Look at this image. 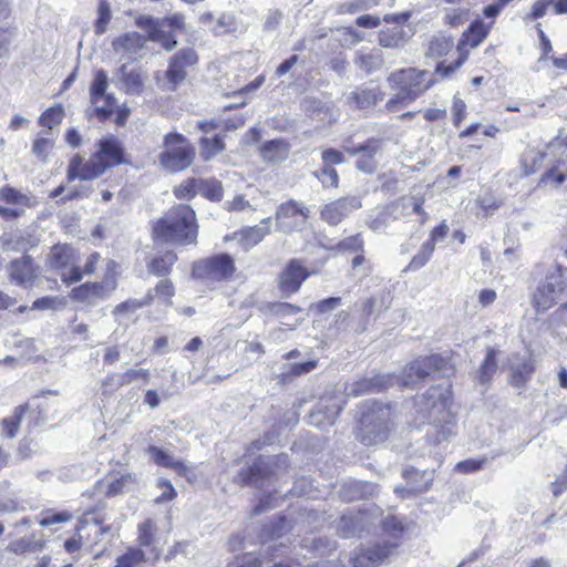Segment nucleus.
Segmentation results:
<instances>
[{
  "label": "nucleus",
  "mask_w": 567,
  "mask_h": 567,
  "mask_svg": "<svg viewBox=\"0 0 567 567\" xmlns=\"http://www.w3.org/2000/svg\"><path fill=\"white\" fill-rule=\"evenodd\" d=\"M146 39L138 32H127L116 38L112 45L115 52H126L128 54H136L144 48Z\"/></svg>",
  "instance_id": "nucleus-30"
},
{
  "label": "nucleus",
  "mask_w": 567,
  "mask_h": 567,
  "mask_svg": "<svg viewBox=\"0 0 567 567\" xmlns=\"http://www.w3.org/2000/svg\"><path fill=\"white\" fill-rule=\"evenodd\" d=\"M402 475L406 482V486L395 487L394 492L396 494H402V497L405 498V494H419L426 492L433 482L434 471H419L411 467L404 470Z\"/></svg>",
  "instance_id": "nucleus-20"
},
{
  "label": "nucleus",
  "mask_w": 567,
  "mask_h": 567,
  "mask_svg": "<svg viewBox=\"0 0 567 567\" xmlns=\"http://www.w3.org/2000/svg\"><path fill=\"white\" fill-rule=\"evenodd\" d=\"M361 206V199L357 196L341 197L323 205L320 217L330 226H337Z\"/></svg>",
  "instance_id": "nucleus-14"
},
{
  "label": "nucleus",
  "mask_w": 567,
  "mask_h": 567,
  "mask_svg": "<svg viewBox=\"0 0 567 567\" xmlns=\"http://www.w3.org/2000/svg\"><path fill=\"white\" fill-rule=\"evenodd\" d=\"M171 59L174 60V63H178L183 68L192 66L198 61L197 53L192 48H184L179 50Z\"/></svg>",
  "instance_id": "nucleus-57"
},
{
  "label": "nucleus",
  "mask_w": 567,
  "mask_h": 567,
  "mask_svg": "<svg viewBox=\"0 0 567 567\" xmlns=\"http://www.w3.org/2000/svg\"><path fill=\"white\" fill-rule=\"evenodd\" d=\"M383 99L384 92L380 87H368L364 85L358 86L348 96L349 104L359 110L369 109Z\"/></svg>",
  "instance_id": "nucleus-23"
},
{
  "label": "nucleus",
  "mask_w": 567,
  "mask_h": 567,
  "mask_svg": "<svg viewBox=\"0 0 567 567\" xmlns=\"http://www.w3.org/2000/svg\"><path fill=\"white\" fill-rule=\"evenodd\" d=\"M116 262L114 260H107L104 279L100 282H85L73 288L71 291V298L79 302H85L89 305H95L99 300L110 298L117 287L114 272Z\"/></svg>",
  "instance_id": "nucleus-9"
},
{
  "label": "nucleus",
  "mask_w": 567,
  "mask_h": 567,
  "mask_svg": "<svg viewBox=\"0 0 567 567\" xmlns=\"http://www.w3.org/2000/svg\"><path fill=\"white\" fill-rule=\"evenodd\" d=\"M291 519L280 516L262 526V535L269 538H280L286 533L296 530L295 523Z\"/></svg>",
  "instance_id": "nucleus-40"
},
{
  "label": "nucleus",
  "mask_w": 567,
  "mask_h": 567,
  "mask_svg": "<svg viewBox=\"0 0 567 567\" xmlns=\"http://www.w3.org/2000/svg\"><path fill=\"white\" fill-rule=\"evenodd\" d=\"M177 260V255L168 250L165 254L161 256L154 257L148 264H147V270L150 274L157 276V277H165L171 274L172 268L174 264Z\"/></svg>",
  "instance_id": "nucleus-33"
},
{
  "label": "nucleus",
  "mask_w": 567,
  "mask_h": 567,
  "mask_svg": "<svg viewBox=\"0 0 567 567\" xmlns=\"http://www.w3.org/2000/svg\"><path fill=\"white\" fill-rule=\"evenodd\" d=\"M74 264V250L68 245L54 246L50 254V266L54 269H65Z\"/></svg>",
  "instance_id": "nucleus-35"
},
{
  "label": "nucleus",
  "mask_w": 567,
  "mask_h": 567,
  "mask_svg": "<svg viewBox=\"0 0 567 567\" xmlns=\"http://www.w3.org/2000/svg\"><path fill=\"white\" fill-rule=\"evenodd\" d=\"M92 520L96 526L101 525L103 523V518L95 513H86L85 518L81 519L76 526V536L69 538L64 542V549L73 554L78 551L82 546V537L80 535V530L85 527V525Z\"/></svg>",
  "instance_id": "nucleus-37"
},
{
  "label": "nucleus",
  "mask_w": 567,
  "mask_h": 567,
  "mask_svg": "<svg viewBox=\"0 0 567 567\" xmlns=\"http://www.w3.org/2000/svg\"><path fill=\"white\" fill-rule=\"evenodd\" d=\"M360 416L357 426V439L364 445H374L388 439L391 411L389 405L375 400L360 404Z\"/></svg>",
  "instance_id": "nucleus-3"
},
{
  "label": "nucleus",
  "mask_w": 567,
  "mask_h": 567,
  "mask_svg": "<svg viewBox=\"0 0 567 567\" xmlns=\"http://www.w3.org/2000/svg\"><path fill=\"white\" fill-rule=\"evenodd\" d=\"M72 517H73L72 514L66 512V511L56 512V513H48L40 520V525L44 526V527H48V526H51L53 524L66 523V522L71 520Z\"/></svg>",
  "instance_id": "nucleus-62"
},
{
  "label": "nucleus",
  "mask_w": 567,
  "mask_h": 567,
  "mask_svg": "<svg viewBox=\"0 0 567 567\" xmlns=\"http://www.w3.org/2000/svg\"><path fill=\"white\" fill-rule=\"evenodd\" d=\"M154 301V295L152 290H148L143 299H127L112 310V315L118 324H122V319H128L137 310L151 306Z\"/></svg>",
  "instance_id": "nucleus-27"
},
{
  "label": "nucleus",
  "mask_w": 567,
  "mask_h": 567,
  "mask_svg": "<svg viewBox=\"0 0 567 567\" xmlns=\"http://www.w3.org/2000/svg\"><path fill=\"white\" fill-rule=\"evenodd\" d=\"M266 308L270 313L281 318L301 312L300 307L288 302H269Z\"/></svg>",
  "instance_id": "nucleus-55"
},
{
  "label": "nucleus",
  "mask_w": 567,
  "mask_h": 567,
  "mask_svg": "<svg viewBox=\"0 0 567 567\" xmlns=\"http://www.w3.org/2000/svg\"><path fill=\"white\" fill-rule=\"evenodd\" d=\"M202 156L205 161H209L212 157L225 150V143L218 135L213 138L203 137L200 140Z\"/></svg>",
  "instance_id": "nucleus-48"
},
{
  "label": "nucleus",
  "mask_w": 567,
  "mask_h": 567,
  "mask_svg": "<svg viewBox=\"0 0 567 567\" xmlns=\"http://www.w3.org/2000/svg\"><path fill=\"white\" fill-rule=\"evenodd\" d=\"M150 458L158 466L174 470L178 475L185 477L187 482L193 483L197 480V474L193 465H188L175 457L168 452L156 445H150L146 449Z\"/></svg>",
  "instance_id": "nucleus-16"
},
{
  "label": "nucleus",
  "mask_w": 567,
  "mask_h": 567,
  "mask_svg": "<svg viewBox=\"0 0 567 567\" xmlns=\"http://www.w3.org/2000/svg\"><path fill=\"white\" fill-rule=\"evenodd\" d=\"M112 13L107 0H100L97 8V19L94 24L96 34L101 35L106 31V27L110 23Z\"/></svg>",
  "instance_id": "nucleus-52"
},
{
  "label": "nucleus",
  "mask_w": 567,
  "mask_h": 567,
  "mask_svg": "<svg viewBox=\"0 0 567 567\" xmlns=\"http://www.w3.org/2000/svg\"><path fill=\"white\" fill-rule=\"evenodd\" d=\"M260 152L264 161L276 164L286 161L289 147L284 140H271L261 146Z\"/></svg>",
  "instance_id": "nucleus-32"
},
{
  "label": "nucleus",
  "mask_w": 567,
  "mask_h": 567,
  "mask_svg": "<svg viewBox=\"0 0 567 567\" xmlns=\"http://www.w3.org/2000/svg\"><path fill=\"white\" fill-rule=\"evenodd\" d=\"M235 271L234 259L228 254L215 255L194 266V274L213 280H225Z\"/></svg>",
  "instance_id": "nucleus-12"
},
{
  "label": "nucleus",
  "mask_w": 567,
  "mask_h": 567,
  "mask_svg": "<svg viewBox=\"0 0 567 567\" xmlns=\"http://www.w3.org/2000/svg\"><path fill=\"white\" fill-rule=\"evenodd\" d=\"M137 484V476L132 473H126L121 475L118 478L112 481L107 485L106 494L109 496H114L117 494L127 493L133 489V487Z\"/></svg>",
  "instance_id": "nucleus-44"
},
{
  "label": "nucleus",
  "mask_w": 567,
  "mask_h": 567,
  "mask_svg": "<svg viewBox=\"0 0 567 567\" xmlns=\"http://www.w3.org/2000/svg\"><path fill=\"white\" fill-rule=\"evenodd\" d=\"M151 290L153 291L154 298H159L166 307L173 305L172 298L175 295V288L169 279H162L155 288Z\"/></svg>",
  "instance_id": "nucleus-51"
},
{
  "label": "nucleus",
  "mask_w": 567,
  "mask_h": 567,
  "mask_svg": "<svg viewBox=\"0 0 567 567\" xmlns=\"http://www.w3.org/2000/svg\"><path fill=\"white\" fill-rule=\"evenodd\" d=\"M355 66L370 74L380 70L384 64L383 52L381 49H372L369 52L358 51L353 60Z\"/></svg>",
  "instance_id": "nucleus-29"
},
{
  "label": "nucleus",
  "mask_w": 567,
  "mask_h": 567,
  "mask_svg": "<svg viewBox=\"0 0 567 567\" xmlns=\"http://www.w3.org/2000/svg\"><path fill=\"white\" fill-rule=\"evenodd\" d=\"M282 19H284V13L281 10L270 9L265 17L264 30L267 32L277 30V28L280 25Z\"/></svg>",
  "instance_id": "nucleus-60"
},
{
  "label": "nucleus",
  "mask_w": 567,
  "mask_h": 567,
  "mask_svg": "<svg viewBox=\"0 0 567 567\" xmlns=\"http://www.w3.org/2000/svg\"><path fill=\"white\" fill-rule=\"evenodd\" d=\"M388 82L399 87L398 93L385 104L386 110L390 112L399 110L400 105H409L433 84V80L427 71L412 68L391 73Z\"/></svg>",
  "instance_id": "nucleus-4"
},
{
  "label": "nucleus",
  "mask_w": 567,
  "mask_h": 567,
  "mask_svg": "<svg viewBox=\"0 0 567 567\" xmlns=\"http://www.w3.org/2000/svg\"><path fill=\"white\" fill-rule=\"evenodd\" d=\"M435 249V245L432 243V240H426L421 246L419 252L412 258L409 266L406 267V270H417L426 265V262L430 260L433 251Z\"/></svg>",
  "instance_id": "nucleus-47"
},
{
  "label": "nucleus",
  "mask_w": 567,
  "mask_h": 567,
  "mask_svg": "<svg viewBox=\"0 0 567 567\" xmlns=\"http://www.w3.org/2000/svg\"><path fill=\"white\" fill-rule=\"evenodd\" d=\"M198 193L209 200L220 202L224 193L221 182L216 178H198Z\"/></svg>",
  "instance_id": "nucleus-43"
},
{
  "label": "nucleus",
  "mask_w": 567,
  "mask_h": 567,
  "mask_svg": "<svg viewBox=\"0 0 567 567\" xmlns=\"http://www.w3.org/2000/svg\"><path fill=\"white\" fill-rule=\"evenodd\" d=\"M567 289V269L556 265L548 271L534 296L533 302L537 312H544L557 303L560 295Z\"/></svg>",
  "instance_id": "nucleus-8"
},
{
  "label": "nucleus",
  "mask_w": 567,
  "mask_h": 567,
  "mask_svg": "<svg viewBox=\"0 0 567 567\" xmlns=\"http://www.w3.org/2000/svg\"><path fill=\"white\" fill-rule=\"evenodd\" d=\"M323 520L320 512L315 509H302L295 519V527L298 533L317 529Z\"/></svg>",
  "instance_id": "nucleus-36"
},
{
  "label": "nucleus",
  "mask_w": 567,
  "mask_h": 567,
  "mask_svg": "<svg viewBox=\"0 0 567 567\" xmlns=\"http://www.w3.org/2000/svg\"><path fill=\"white\" fill-rule=\"evenodd\" d=\"M99 152L95 154L107 164V168L125 163L124 151L121 143L113 136L103 138L99 142Z\"/></svg>",
  "instance_id": "nucleus-25"
},
{
  "label": "nucleus",
  "mask_w": 567,
  "mask_h": 567,
  "mask_svg": "<svg viewBox=\"0 0 567 567\" xmlns=\"http://www.w3.org/2000/svg\"><path fill=\"white\" fill-rule=\"evenodd\" d=\"M323 187H337L339 182L338 172L330 165H324L320 171L315 173Z\"/></svg>",
  "instance_id": "nucleus-56"
},
{
  "label": "nucleus",
  "mask_w": 567,
  "mask_h": 567,
  "mask_svg": "<svg viewBox=\"0 0 567 567\" xmlns=\"http://www.w3.org/2000/svg\"><path fill=\"white\" fill-rule=\"evenodd\" d=\"M496 357L497 351L494 348H487L485 359L482 362L476 375L478 383L484 388H487L494 374L496 373Z\"/></svg>",
  "instance_id": "nucleus-34"
},
{
  "label": "nucleus",
  "mask_w": 567,
  "mask_h": 567,
  "mask_svg": "<svg viewBox=\"0 0 567 567\" xmlns=\"http://www.w3.org/2000/svg\"><path fill=\"white\" fill-rule=\"evenodd\" d=\"M64 110L62 105L51 106L41 114L39 118V124L41 126L52 130L54 126L59 125L62 122Z\"/></svg>",
  "instance_id": "nucleus-49"
},
{
  "label": "nucleus",
  "mask_w": 567,
  "mask_h": 567,
  "mask_svg": "<svg viewBox=\"0 0 567 567\" xmlns=\"http://www.w3.org/2000/svg\"><path fill=\"white\" fill-rule=\"evenodd\" d=\"M156 526L152 519H146L138 525V543L148 547L154 543Z\"/></svg>",
  "instance_id": "nucleus-54"
},
{
  "label": "nucleus",
  "mask_w": 567,
  "mask_h": 567,
  "mask_svg": "<svg viewBox=\"0 0 567 567\" xmlns=\"http://www.w3.org/2000/svg\"><path fill=\"white\" fill-rule=\"evenodd\" d=\"M404 31L400 27H393L381 30L379 33V44L382 48L398 49L404 45L405 37Z\"/></svg>",
  "instance_id": "nucleus-38"
},
{
  "label": "nucleus",
  "mask_w": 567,
  "mask_h": 567,
  "mask_svg": "<svg viewBox=\"0 0 567 567\" xmlns=\"http://www.w3.org/2000/svg\"><path fill=\"white\" fill-rule=\"evenodd\" d=\"M382 148V141L380 138H369L363 144L354 147H346V151L352 155H360L357 161V168L364 173H373L378 166L375 155Z\"/></svg>",
  "instance_id": "nucleus-19"
},
{
  "label": "nucleus",
  "mask_w": 567,
  "mask_h": 567,
  "mask_svg": "<svg viewBox=\"0 0 567 567\" xmlns=\"http://www.w3.org/2000/svg\"><path fill=\"white\" fill-rule=\"evenodd\" d=\"M364 241L361 234L349 236L338 244L327 247L336 252H363Z\"/></svg>",
  "instance_id": "nucleus-46"
},
{
  "label": "nucleus",
  "mask_w": 567,
  "mask_h": 567,
  "mask_svg": "<svg viewBox=\"0 0 567 567\" xmlns=\"http://www.w3.org/2000/svg\"><path fill=\"white\" fill-rule=\"evenodd\" d=\"M226 567H290V565L282 560H277V557H270L267 554H245L236 557Z\"/></svg>",
  "instance_id": "nucleus-26"
},
{
  "label": "nucleus",
  "mask_w": 567,
  "mask_h": 567,
  "mask_svg": "<svg viewBox=\"0 0 567 567\" xmlns=\"http://www.w3.org/2000/svg\"><path fill=\"white\" fill-rule=\"evenodd\" d=\"M310 276L298 259H291L279 276V289L284 296L297 292L302 282Z\"/></svg>",
  "instance_id": "nucleus-18"
},
{
  "label": "nucleus",
  "mask_w": 567,
  "mask_h": 567,
  "mask_svg": "<svg viewBox=\"0 0 567 567\" xmlns=\"http://www.w3.org/2000/svg\"><path fill=\"white\" fill-rule=\"evenodd\" d=\"M450 400L449 386H431L422 395L415 399L416 413L435 425L446 422L447 402Z\"/></svg>",
  "instance_id": "nucleus-7"
},
{
  "label": "nucleus",
  "mask_w": 567,
  "mask_h": 567,
  "mask_svg": "<svg viewBox=\"0 0 567 567\" xmlns=\"http://www.w3.org/2000/svg\"><path fill=\"white\" fill-rule=\"evenodd\" d=\"M107 169V164L96 154L92 155L89 161L83 162L80 154L74 155L68 166L66 178L69 182L75 179L92 181L100 177Z\"/></svg>",
  "instance_id": "nucleus-13"
},
{
  "label": "nucleus",
  "mask_w": 567,
  "mask_h": 567,
  "mask_svg": "<svg viewBox=\"0 0 567 567\" xmlns=\"http://www.w3.org/2000/svg\"><path fill=\"white\" fill-rule=\"evenodd\" d=\"M488 33L489 25L485 24L481 19H476L463 33L462 39L460 40V45L476 48L486 39Z\"/></svg>",
  "instance_id": "nucleus-31"
},
{
  "label": "nucleus",
  "mask_w": 567,
  "mask_h": 567,
  "mask_svg": "<svg viewBox=\"0 0 567 567\" xmlns=\"http://www.w3.org/2000/svg\"><path fill=\"white\" fill-rule=\"evenodd\" d=\"M161 28H168L173 31H182L185 27V17L182 13H174L159 19Z\"/></svg>",
  "instance_id": "nucleus-61"
},
{
  "label": "nucleus",
  "mask_w": 567,
  "mask_h": 567,
  "mask_svg": "<svg viewBox=\"0 0 567 567\" xmlns=\"http://www.w3.org/2000/svg\"><path fill=\"white\" fill-rule=\"evenodd\" d=\"M398 545L395 543H378L371 547L360 548L351 558L352 567H377L381 565Z\"/></svg>",
  "instance_id": "nucleus-15"
},
{
  "label": "nucleus",
  "mask_w": 567,
  "mask_h": 567,
  "mask_svg": "<svg viewBox=\"0 0 567 567\" xmlns=\"http://www.w3.org/2000/svg\"><path fill=\"white\" fill-rule=\"evenodd\" d=\"M310 210L302 203L289 199L279 205L275 214L277 228L282 233H291L305 227Z\"/></svg>",
  "instance_id": "nucleus-10"
},
{
  "label": "nucleus",
  "mask_w": 567,
  "mask_h": 567,
  "mask_svg": "<svg viewBox=\"0 0 567 567\" xmlns=\"http://www.w3.org/2000/svg\"><path fill=\"white\" fill-rule=\"evenodd\" d=\"M164 148L158 155V162L169 173L185 171L195 158V147L179 133H168L165 135Z\"/></svg>",
  "instance_id": "nucleus-5"
},
{
  "label": "nucleus",
  "mask_w": 567,
  "mask_h": 567,
  "mask_svg": "<svg viewBox=\"0 0 567 567\" xmlns=\"http://www.w3.org/2000/svg\"><path fill=\"white\" fill-rule=\"evenodd\" d=\"M197 235L196 214L185 204L173 206L153 226L154 239L163 244L193 245L196 244Z\"/></svg>",
  "instance_id": "nucleus-2"
},
{
  "label": "nucleus",
  "mask_w": 567,
  "mask_h": 567,
  "mask_svg": "<svg viewBox=\"0 0 567 567\" xmlns=\"http://www.w3.org/2000/svg\"><path fill=\"white\" fill-rule=\"evenodd\" d=\"M27 412V406H17L14 408L13 414L4 417L1 421V435L7 439H13L20 429V424L24 413Z\"/></svg>",
  "instance_id": "nucleus-39"
},
{
  "label": "nucleus",
  "mask_w": 567,
  "mask_h": 567,
  "mask_svg": "<svg viewBox=\"0 0 567 567\" xmlns=\"http://www.w3.org/2000/svg\"><path fill=\"white\" fill-rule=\"evenodd\" d=\"M185 78V68L178 63H174V60L169 59L168 68L166 70V80L169 85L168 90L175 91L176 87L184 82Z\"/></svg>",
  "instance_id": "nucleus-50"
},
{
  "label": "nucleus",
  "mask_w": 567,
  "mask_h": 567,
  "mask_svg": "<svg viewBox=\"0 0 567 567\" xmlns=\"http://www.w3.org/2000/svg\"><path fill=\"white\" fill-rule=\"evenodd\" d=\"M21 406H27V412H30V423L33 426L41 425L48 421V403L42 402L40 396H33Z\"/></svg>",
  "instance_id": "nucleus-41"
},
{
  "label": "nucleus",
  "mask_w": 567,
  "mask_h": 567,
  "mask_svg": "<svg viewBox=\"0 0 567 567\" xmlns=\"http://www.w3.org/2000/svg\"><path fill=\"white\" fill-rule=\"evenodd\" d=\"M371 525L370 516L367 512L343 513L336 522V533L343 538L360 537Z\"/></svg>",
  "instance_id": "nucleus-17"
},
{
  "label": "nucleus",
  "mask_w": 567,
  "mask_h": 567,
  "mask_svg": "<svg viewBox=\"0 0 567 567\" xmlns=\"http://www.w3.org/2000/svg\"><path fill=\"white\" fill-rule=\"evenodd\" d=\"M270 217L265 218L259 225L246 227L234 234L245 250H248L259 244L270 231Z\"/></svg>",
  "instance_id": "nucleus-24"
},
{
  "label": "nucleus",
  "mask_w": 567,
  "mask_h": 567,
  "mask_svg": "<svg viewBox=\"0 0 567 567\" xmlns=\"http://www.w3.org/2000/svg\"><path fill=\"white\" fill-rule=\"evenodd\" d=\"M53 143L51 140L45 137H39L33 143L32 152L35 156L44 161Z\"/></svg>",
  "instance_id": "nucleus-64"
},
{
  "label": "nucleus",
  "mask_w": 567,
  "mask_h": 567,
  "mask_svg": "<svg viewBox=\"0 0 567 567\" xmlns=\"http://www.w3.org/2000/svg\"><path fill=\"white\" fill-rule=\"evenodd\" d=\"M8 270L11 281L18 286L25 287L28 285H32L37 277L33 260L28 255L12 260Z\"/></svg>",
  "instance_id": "nucleus-21"
},
{
  "label": "nucleus",
  "mask_w": 567,
  "mask_h": 567,
  "mask_svg": "<svg viewBox=\"0 0 567 567\" xmlns=\"http://www.w3.org/2000/svg\"><path fill=\"white\" fill-rule=\"evenodd\" d=\"M511 384L517 389L525 386L530 375L534 372V364L530 359L524 362L512 365Z\"/></svg>",
  "instance_id": "nucleus-42"
},
{
  "label": "nucleus",
  "mask_w": 567,
  "mask_h": 567,
  "mask_svg": "<svg viewBox=\"0 0 567 567\" xmlns=\"http://www.w3.org/2000/svg\"><path fill=\"white\" fill-rule=\"evenodd\" d=\"M279 460V456H260L252 465L239 471L238 480L245 485H252L257 488L269 486L275 474L272 467Z\"/></svg>",
  "instance_id": "nucleus-11"
},
{
  "label": "nucleus",
  "mask_w": 567,
  "mask_h": 567,
  "mask_svg": "<svg viewBox=\"0 0 567 567\" xmlns=\"http://www.w3.org/2000/svg\"><path fill=\"white\" fill-rule=\"evenodd\" d=\"M107 86H109L107 73L102 69L95 71L94 79L90 86V96H91V102L93 104L99 103L103 99Z\"/></svg>",
  "instance_id": "nucleus-45"
},
{
  "label": "nucleus",
  "mask_w": 567,
  "mask_h": 567,
  "mask_svg": "<svg viewBox=\"0 0 567 567\" xmlns=\"http://www.w3.org/2000/svg\"><path fill=\"white\" fill-rule=\"evenodd\" d=\"M382 526L385 533L393 537H399L403 530L404 527L400 519H398L394 516H388L382 520Z\"/></svg>",
  "instance_id": "nucleus-63"
},
{
  "label": "nucleus",
  "mask_w": 567,
  "mask_h": 567,
  "mask_svg": "<svg viewBox=\"0 0 567 567\" xmlns=\"http://www.w3.org/2000/svg\"><path fill=\"white\" fill-rule=\"evenodd\" d=\"M435 373H439L442 377H450L453 373V368L449 358L442 354L420 357L410 362L404 368L402 375L398 377L399 382L404 386H411Z\"/></svg>",
  "instance_id": "nucleus-6"
},
{
  "label": "nucleus",
  "mask_w": 567,
  "mask_h": 567,
  "mask_svg": "<svg viewBox=\"0 0 567 567\" xmlns=\"http://www.w3.org/2000/svg\"><path fill=\"white\" fill-rule=\"evenodd\" d=\"M136 25L146 30L148 33V39L151 40L155 32L161 28L159 18L142 16L136 19Z\"/></svg>",
  "instance_id": "nucleus-59"
},
{
  "label": "nucleus",
  "mask_w": 567,
  "mask_h": 567,
  "mask_svg": "<svg viewBox=\"0 0 567 567\" xmlns=\"http://www.w3.org/2000/svg\"><path fill=\"white\" fill-rule=\"evenodd\" d=\"M399 383L395 374H375L344 385L343 392H326L309 413V423L317 427L330 426L347 404V398L381 392Z\"/></svg>",
  "instance_id": "nucleus-1"
},
{
  "label": "nucleus",
  "mask_w": 567,
  "mask_h": 567,
  "mask_svg": "<svg viewBox=\"0 0 567 567\" xmlns=\"http://www.w3.org/2000/svg\"><path fill=\"white\" fill-rule=\"evenodd\" d=\"M0 246L3 251L27 252L37 246V240L28 234L14 233L0 236Z\"/></svg>",
  "instance_id": "nucleus-28"
},
{
  "label": "nucleus",
  "mask_w": 567,
  "mask_h": 567,
  "mask_svg": "<svg viewBox=\"0 0 567 567\" xmlns=\"http://www.w3.org/2000/svg\"><path fill=\"white\" fill-rule=\"evenodd\" d=\"M151 41L159 43L166 51H172L177 45V40L172 32L159 28L152 37Z\"/></svg>",
  "instance_id": "nucleus-58"
},
{
  "label": "nucleus",
  "mask_w": 567,
  "mask_h": 567,
  "mask_svg": "<svg viewBox=\"0 0 567 567\" xmlns=\"http://www.w3.org/2000/svg\"><path fill=\"white\" fill-rule=\"evenodd\" d=\"M116 78L120 82V89L124 90L126 94L137 95L144 89V75L138 68H128L122 64L116 71Z\"/></svg>",
  "instance_id": "nucleus-22"
},
{
  "label": "nucleus",
  "mask_w": 567,
  "mask_h": 567,
  "mask_svg": "<svg viewBox=\"0 0 567 567\" xmlns=\"http://www.w3.org/2000/svg\"><path fill=\"white\" fill-rule=\"evenodd\" d=\"M198 193V178H187L174 189V195L178 199H193Z\"/></svg>",
  "instance_id": "nucleus-53"
}]
</instances>
